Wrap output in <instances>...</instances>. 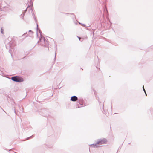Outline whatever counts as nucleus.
I'll use <instances>...</instances> for the list:
<instances>
[{
	"label": "nucleus",
	"mask_w": 153,
	"mask_h": 153,
	"mask_svg": "<svg viewBox=\"0 0 153 153\" xmlns=\"http://www.w3.org/2000/svg\"><path fill=\"white\" fill-rule=\"evenodd\" d=\"M6 3L4 1H0V9L4 11L8 10L9 8L5 5Z\"/></svg>",
	"instance_id": "1"
},
{
	"label": "nucleus",
	"mask_w": 153,
	"mask_h": 153,
	"mask_svg": "<svg viewBox=\"0 0 153 153\" xmlns=\"http://www.w3.org/2000/svg\"><path fill=\"white\" fill-rule=\"evenodd\" d=\"M11 79L14 82H22L24 81L23 78L18 76H13L11 77Z\"/></svg>",
	"instance_id": "2"
},
{
	"label": "nucleus",
	"mask_w": 153,
	"mask_h": 153,
	"mask_svg": "<svg viewBox=\"0 0 153 153\" xmlns=\"http://www.w3.org/2000/svg\"><path fill=\"white\" fill-rule=\"evenodd\" d=\"M107 142L106 140L104 138L102 139L99 140L97 142V144H105Z\"/></svg>",
	"instance_id": "3"
},
{
	"label": "nucleus",
	"mask_w": 153,
	"mask_h": 153,
	"mask_svg": "<svg viewBox=\"0 0 153 153\" xmlns=\"http://www.w3.org/2000/svg\"><path fill=\"white\" fill-rule=\"evenodd\" d=\"M78 99V97L76 96H73L71 97L70 100L73 102L76 101Z\"/></svg>",
	"instance_id": "4"
},
{
	"label": "nucleus",
	"mask_w": 153,
	"mask_h": 153,
	"mask_svg": "<svg viewBox=\"0 0 153 153\" xmlns=\"http://www.w3.org/2000/svg\"><path fill=\"white\" fill-rule=\"evenodd\" d=\"M97 143H95L93 144H91L89 145V146L90 147H94V148H97L99 146H100L97 145Z\"/></svg>",
	"instance_id": "5"
},
{
	"label": "nucleus",
	"mask_w": 153,
	"mask_h": 153,
	"mask_svg": "<svg viewBox=\"0 0 153 153\" xmlns=\"http://www.w3.org/2000/svg\"><path fill=\"white\" fill-rule=\"evenodd\" d=\"M29 32L30 33V34H31V35H30V34H28L27 35H28V36H31L32 35V34L33 33V32L31 30H30L29 31Z\"/></svg>",
	"instance_id": "6"
},
{
	"label": "nucleus",
	"mask_w": 153,
	"mask_h": 153,
	"mask_svg": "<svg viewBox=\"0 0 153 153\" xmlns=\"http://www.w3.org/2000/svg\"><path fill=\"white\" fill-rule=\"evenodd\" d=\"M4 29L2 28H1V33H2V34H4Z\"/></svg>",
	"instance_id": "7"
},
{
	"label": "nucleus",
	"mask_w": 153,
	"mask_h": 153,
	"mask_svg": "<svg viewBox=\"0 0 153 153\" xmlns=\"http://www.w3.org/2000/svg\"><path fill=\"white\" fill-rule=\"evenodd\" d=\"M11 47V46L9 44H7L6 45V47L7 48L8 47Z\"/></svg>",
	"instance_id": "8"
},
{
	"label": "nucleus",
	"mask_w": 153,
	"mask_h": 153,
	"mask_svg": "<svg viewBox=\"0 0 153 153\" xmlns=\"http://www.w3.org/2000/svg\"><path fill=\"white\" fill-rule=\"evenodd\" d=\"M29 7V5H28V6L27 7V8H26V9L25 10V12L27 11V8H28Z\"/></svg>",
	"instance_id": "9"
},
{
	"label": "nucleus",
	"mask_w": 153,
	"mask_h": 153,
	"mask_svg": "<svg viewBox=\"0 0 153 153\" xmlns=\"http://www.w3.org/2000/svg\"><path fill=\"white\" fill-rule=\"evenodd\" d=\"M79 23L80 24H81L84 27L85 26V24H81L80 23Z\"/></svg>",
	"instance_id": "10"
},
{
	"label": "nucleus",
	"mask_w": 153,
	"mask_h": 153,
	"mask_svg": "<svg viewBox=\"0 0 153 153\" xmlns=\"http://www.w3.org/2000/svg\"><path fill=\"white\" fill-rule=\"evenodd\" d=\"M34 19L36 21H37L36 19V17H35V16H34Z\"/></svg>",
	"instance_id": "11"
},
{
	"label": "nucleus",
	"mask_w": 153,
	"mask_h": 153,
	"mask_svg": "<svg viewBox=\"0 0 153 153\" xmlns=\"http://www.w3.org/2000/svg\"><path fill=\"white\" fill-rule=\"evenodd\" d=\"M11 51H12V50H11L10 49H9V52H10V53H11Z\"/></svg>",
	"instance_id": "12"
},
{
	"label": "nucleus",
	"mask_w": 153,
	"mask_h": 153,
	"mask_svg": "<svg viewBox=\"0 0 153 153\" xmlns=\"http://www.w3.org/2000/svg\"><path fill=\"white\" fill-rule=\"evenodd\" d=\"M43 39L44 41L45 42V38L44 37H43Z\"/></svg>",
	"instance_id": "13"
},
{
	"label": "nucleus",
	"mask_w": 153,
	"mask_h": 153,
	"mask_svg": "<svg viewBox=\"0 0 153 153\" xmlns=\"http://www.w3.org/2000/svg\"><path fill=\"white\" fill-rule=\"evenodd\" d=\"M78 37L79 38V40H80V39H81V38L79 37Z\"/></svg>",
	"instance_id": "14"
},
{
	"label": "nucleus",
	"mask_w": 153,
	"mask_h": 153,
	"mask_svg": "<svg viewBox=\"0 0 153 153\" xmlns=\"http://www.w3.org/2000/svg\"><path fill=\"white\" fill-rule=\"evenodd\" d=\"M32 136H31V137H28L27 139V140H28L29 139V138H30Z\"/></svg>",
	"instance_id": "15"
},
{
	"label": "nucleus",
	"mask_w": 153,
	"mask_h": 153,
	"mask_svg": "<svg viewBox=\"0 0 153 153\" xmlns=\"http://www.w3.org/2000/svg\"><path fill=\"white\" fill-rule=\"evenodd\" d=\"M143 91H144V92H145V93H146V91H145V89H144V88H143Z\"/></svg>",
	"instance_id": "16"
},
{
	"label": "nucleus",
	"mask_w": 153,
	"mask_h": 153,
	"mask_svg": "<svg viewBox=\"0 0 153 153\" xmlns=\"http://www.w3.org/2000/svg\"><path fill=\"white\" fill-rule=\"evenodd\" d=\"M37 29H38V25L37 24Z\"/></svg>",
	"instance_id": "17"
},
{
	"label": "nucleus",
	"mask_w": 153,
	"mask_h": 153,
	"mask_svg": "<svg viewBox=\"0 0 153 153\" xmlns=\"http://www.w3.org/2000/svg\"><path fill=\"white\" fill-rule=\"evenodd\" d=\"M56 53H55V59H56Z\"/></svg>",
	"instance_id": "18"
},
{
	"label": "nucleus",
	"mask_w": 153,
	"mask_h": 153,
	"mask_svg": "<svg viewBox=\"0 0 153 153\" xmlns=\"http://www.w3.org/2000/svg\"><path fill=\"white\" fill-rule=\"evenodd\" d=\"M39 32L40 33H41V31L40 30H39Z\"/></svg>",
	"instance_id": "19"
},
{
	"label": "nucleus",
	"mask_w": 153,
	"mask_h": 153,
	"mask_svg": "<svg viewBox=\"0 0 153 153\" xmlns=\"http://www.w3.org/2000/svg\"><path fill=\"white\" fill-rule=\"evenodd\" d=\"M26 34V33H25L22 36H23V35H25V34Z\"/></svg>",
	"instance_id": "20"
},
{
	"label": "nucleus",
	"mask_w": 153,
	"mask_h": 153,
	"mask_svg": "<svg viewBox=\"0 0 153 153\" xmlns=\"http://www.w3.org/2000/svg\"><path fill=\"white\" fill-rule=\"evenodd\" d=\"M143 88H144V86L143 85Z\"/></svg>",
	"instance_id": "21"
},
{
	"label": "nucleus",
	"mask_w": 153,
	"mask_h": 153,
	"mask_svg": "<svg viewBox=\"0 0 153 153\" xmlns=\"http://www.w3.org/2000/svg\"><path fill=\"white\" fill-rule=\"evenodd\" d=\"M145 93V94H146V95H147V94H146V93Z\"/></svg>",
	"instance_id": "22"
},
{
	"label": "nucleus",
	"mask_w": 153,
	"mask_h": 153,
	"mask_svg": "<svg viewBox=\"0 0 153 153\" xmlns=\"http://www.w3.org/2000/svg\"><path fill=\"white\" fill-rule=\"evenodd\" d=\"M89 27V26H87L86 27Z\"/></svg>",
	"instance_id": "23"
},
{
	"label": "nucleus",
	"mask_w": 153,
	"mask_h": 153,
	"mask_svg": "<svg viewBox=\"0 0 153 153\" xmlns=\"http://www.w3.org/2000/svg\"><path fill=\"white\" fill-rule=\"evenodd\" d=\"M39 42V40L38 41V42Z\"/></svg>",
	"instance_id": "24"
},
{
	"label": "nucleus",
	"mask_w": 153,
	"mask_h": 153,
	"mask_svg": "<svg viewBox=\"0 0 153 153\" xmlns=\"http://www.w3.org/2000/svg\"><path fill=\"white\" fill-rule=\"evenodd\" d=\"M103 107L104 106V105H103Z\"/></svg>",
	"instance_id": "25"
},
{
	"label": "nucleus",
	"mask_w": 153,
	"mask_h": 153,
	"mask_svg": "<svg viewBox=\"0 0 153 153\" xmlns=\"http://www.w3.org/2000/svg\"><path fill=\"white\" fill-rule=\"evenodd\" d=\"M15 153H16V152H15Z\"/></svg>",
	"instance_id": "26"
}]
</instances>
